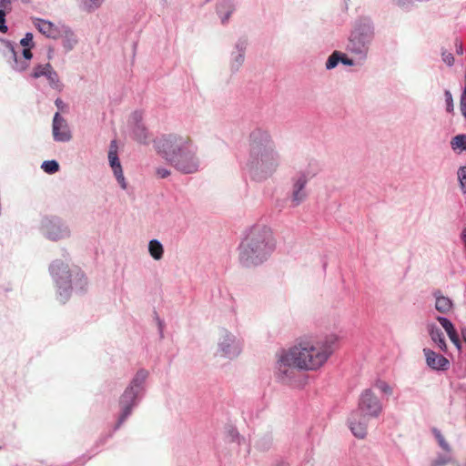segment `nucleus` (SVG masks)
<instances>
[{
	"label": "nucleus",
	"instance_id": "f257e3e1",
	"mask_svg": "<svg viewBox=\"0 0 466 466\" xmlns=\"http://www.w3.org/2000/svg\"><path fill=\"white\" fill-rule=\"evenodd\" d=\"M154 146L157 153L178 171L184 174L198 171L199 161L190 136L177 133L163 135L154 141Z\"/></svg>",
	"mask_w": 466,
	"mask_h": 466
},
{
	"label": "nucleus",
	"instance_id": "f03ea898",
	"mask_svg": "<svg viewBox=\"0 0 466 466\" xmlns=\"http://www.w3.org/2000/svg\"><path fill=\"white\" fill-rule=\"evenodd\" d=\"M319 366V349L311 339H303L281 354L277 369L279 376L284 380L293 377L294 369L313 370Z\"/></svg>",
	"mask_w": 466,
	"mask_h": 466
},
{
	"label": "nucleus",
	"instance_id": "7ed1b4c3",
	"mask_svg": "<svg viewBox=\"0 0 466 466\" xmlns=\"http://www.w3.org/2000/svg\"><path fill=\"white\" fill-rule=\"evenodd\" d=\"M274 249L271 231L264 226L249 229L238 247V258L245 267L262 263Z\"/></svg>",
	"mask_w": 466,
	"mask_h": 466
},
{
	"label": "nucleus",
	"instance_id": "20e7f679",
	"mask_svg": "<svg viewBox=\"0 0 466 466\" xmlns=\"http://www.w3.org/2000/svg\"><path fill=\"white\" fill-rule=\"evenodd\" d=\"M375 37L374 23L369 16L359 17L349 35L346 50L362 63L366 61L370 46Z\"/></svg>",
	"mask_w": 466,
	"mask_h": 466
},
{
	"label": "nucleus",
	"instance_id": "39448f33",
	"mask_svg": "<svg viewBox=\"0 0 466 466\" xmlns=\"http://www.w3.org/2000/svg\"><path fill=\"white\" fill-rule=\"evenodd\" d=\"M248 164L251 168L262 172L272 171L277 166L275 153L267 133L256 131L250 135V159Z\"/></svg>",
	"mask_w": 466,
	"mask_h": 466
},
{
	"label": "nucleus",
	"instance_id": "423d86ee",
	"mask_svg": "<svg viewBox=\"0 0 466 466\" xmlns=\"http://www.w3.org/2000/svg\"><path fill=\"white\" fill-rule=\"evenodd\" d=\"M382 410V403L372 390L366 389L361 392L356 411L364 417L375 419L380 415Z\"/></svg>",
	"mask_w": 466,
	"mask_h": 466
},
{
	"label": "nucleus",
	"instance_id": "0eeeda50",
	"mask_svg": "<svg viewBox=\"0 0 466 466\" xmlns=\"http://www.w3.org/2000/svg\"><path fill=\"white\" fill-rule=\"evenodd\" d=\"M343 337V330L339 327L322 334V366L340 348Z\"/></svg>",
	"mask_w": 466,
	"mask_h": 466
},
{
	"label": "nucleus",
	"instance_id": "6e6552de",
	"mask_svg": "<svg viewBox=\"0 0 466 466\" xmlns=\"http://www.w3.org/2000/svg\"><path fill=\"white\" fill-rule=\"evenodd\" d=\"M359 417V411H352L348 419V424L356 438L364 439L367 436L368 418L363 415Z\"/></svg>",
	"mask_w": 466,
	"mask_h": 466
},
{
	"label": "nucleus",
	"instance_id": "1a4fd4ad",
	"mask_svg": "<svg viewBox=\"0 0 466 466\" xmlns=\"http://www.w3.org/2000/svg\"><path fill=\"white\" fill-rule=\"evenodd\" d=\"M139 392L133 390V388H127L120 397V406L122 412L119 418L118 425L121 424L131 413L132 408L135 405L136 399Z\"/></svg>",
	"mask_w": 466,
	"mask_h": 466
},
{
	"label": "nucleus",
	"instance_id": "9d476101",
	"mask_svg": "<svg viewBox=\"0 0 466 466\" xmlns=\"http://www.w3.org/2000/svg\"><path fill=\"white\" fill-rule=\"evenodd\" d=\"M53 137L56 141L66 142L71 139L66 120L56 112L53 119Z\"/></svg>",
	"mask_w": 466,
	"mask_h": 466
},
{
	"label": "nucleus",
	"instance_id": "9b49d317",
	"mask_svg": "<svg viewBox=\"0 0 466 466\" xmlns=\"http://www.w3.org/2000/svg\"><path fill=\"white\" fill-rule=\"evenodd\" d=\"M51 273L56 279V283L60 288L64 287L66 289L70 288V272L68 266L62 261H55L51 267Z\"/></svg>",
	"mask_w": 466,
	"mask_h": 466
},
{
	"label": "nucleus",
	"instance_id": "f8f14e48",
	"mask_svg": "<svg viewBox=\"0 0 466 466\" xmlns=\"http://www.w3.org/2000/svg\"><path fill=\"white\" fill-rule=\"evenodd\" d=\"M116 151H117L116 142L115 140H113L110 144V148H109V152H108V159H109L110 166L114 171V174L117 179V181L121 185L122 188L125 189L127 187V185H126L122 167L120 165V161L118 159Z\"/></svg>",
	"mask_w": 466,
	"mask_h": 466
},
{
	"label": "nucleus",
	"instance_id": "ddd939ff",
	"mask_svg": "<svg viewBox=\"0 0 466 466\" xmlns=\"http://www.w3.org/2000/svg\"><path fill=\"white\" fill-rule=\"evenodd\" d=\"M423 353L427 365L435 370H446L450 366L449 360L442 355L431 349H424Z\"/></svg>",
	"mask_w": 466,
	"mask_h": 466
},
{
	"label": "nucleus",
	"instance_id": "4468645a",
	"mask_svg": "<svg viewBox=\"0 0 466 466\" xmlns=\"http://www.w3.org/2000/svg\"><path fill=\"white\" fill-rule=\"evenodd\" d=\"M33 23L38 31L47 37L56 39L62 35L60 28L50 21L35 18Z\"/></svg>",
	"mask_w": 466,
	"mask_h": 466
},
{
	"label": "nucleus",
	"instance_id": "2eb2a0df",
	"mask_svg": "<svg viewBox=\"0 0 466 466\" xmlns=\"http://www.w3.org/2000/svg\"><path fill=\"white\" fill-rule=\"evenodd\" d=\"M436 319L445 329L451 342L456 346L458 350H460L461 348V342L452 322L448 318L443 316H438Z\"/></svg>",
	"mask_w": 466,
	"mask_h": 466
},
{
	"label": "nucleus",
	"instance_id": "dca6fc26",
	"mask_svg": "<svg viewBox=\"0 0 466 466\" xmlns=\"http://www.w3.org/2000/svg\"><path fill=\"white\" fill-rule=\"evenodd\" d=\"M222 354L228 358H234L239 353L238 344L236 342L235 338L229 334H227L220 342Z\"/></svg>",
	"mask_w": 466,
	"mask_h": 466
},
{
	"label": "nucleus",
	"instance_id": "f3484780",
	"mask_svg": "<svg viewBox=\"0 0 466 466\" xmlns=\"http://www.w3.org/2000/svg\"><path fill=\"white\" fill-rule=\"evenodd\" d=\"M432 296L435 299V309L439 312L445 314L452 309V300L449 297L443 296L440 289L434 290Z\"/></svg>",
	"mask_w": 466,
	"mask_h": 466
},
{
	"label": "nucleus",
	"instance_id": "a211bd4d",
	"mask_svg": "<svg viewBox=\"0 0 466 466\" xmlns=\"http://www.w3.org/2000/svg\"><path fill=\"white\" fill-rule=\"evenodd\" d=\"M430 336L434 343L437 344L439 349L442 351H446L447 345L443 332L436 325L432 324L429 329Z\"/></svg>",
	"mask_w": 466,
	"mask_h": 466
},
{
	"label": "nucleus",
	"instance_id": "6ab92c4d",
	"mask_svg": "<svg viewBox=\"0 0 466 466\" xmlns=\"http://www.w3.org/2000/svg\"><path fill=\"white\" fill-rule=\"evenodd\" d=\"M307 180L305 177H299L294 184L293 193H292V202L294 205H299L303 198H305V193L303 192V187L306 184Z\"/></svg>",
	"mask_w": 466,
	"mask_h": 466
},
{
	"label": "nucleus",
	"instance_id": "aec40b11",
	"mask_svg": "<svg viewBox=\"0 0 466 466\" xmlns=\"http://www.w3.org/2000/svg\"><path fill=\"white\" fill-rule=\"evenodd\" d=\"M148 376V372L145 370H140L137 372L133 378L128 388H133L134 390L140 392L143 389V385Z\"/></svg>",
	"mask_w": 466,
	"mask_h": 466
},
{
	"label": "nucleus",
	"instance_id": "412c9836",
	"mask_svg": "<svg viewBox=\"0 0 466 466\" xmlns=\"http://www.w3.org/2000/svg\"><path fill=\"white\" fill-rule=\"evenodd\" d=\"M148 250H149L151 257L154 259L159 260L162 258L163 253H164V248H163L162 244L158 240H156V239L151 240L148 244Z\"/></svg>",
	"mask_w": 466,
	"mask_h": 466
},
{
	"label": "nucleus",
	"instance_id": "4be33fe9",
	"mask_svg": "<svg viewBox=\"0 0 466 466\" xmlns=\"http://www.w3.org/2000/svg\"><path fill=\"white\" fill-rule=\"evenodd\" d=\"M451 147L453 151H466V134H460L453 137L451 140Z\"/></svg>",
	"mask_w": 466,
	"mask_h": 466
},
{
	"label": "nucleus",
	"instance_id": "5701e85b",
	"mask_svg": "<svg viewBox=\"0 0 466 466\" xmlns=\"http://www.w3.org/2000/svg\"><path fill=\"white\" fill-rule=\"evenodd\" d=\"M232 12L233 7L229 1L223 2L218 7V13L221 16L222 23H225L229 18Z\"/></svg>",
	"mask_w": 466,
	"mask_h": 466
},
{
	"label": "nucleus",
	"instance_id": "b1692460",
	"mask_svg": "<svg viewBox=\"0 0 466 466\" xmlns=\"http://www.w3.org/2000/svg\"><path fill=\"white\" fill-rule=\"evenodd\" d=\"M134 137L135 139L141 144L147 143V131L146 127L142 124H137L134 128Z\"/></svg>",
	"mask_w": 466,
	"mask_h": 466
},
{
	"label": "nucleus",
	"instance_id": "393cba45",
	"mask_svg": "<svg viewBox=\"0 0 466 466\" xmlns=\"http://www.w3.org/2000/svg\"><path fill=\"white\" fill-rule=\"evenodd\" d=\"M452 460L451 451H444L439 453L437 457L431 461V466H445Z\"/></svg>",
	"mask_w": 466,
	"mask_h": 466
},
{
	"label": "nucleus",
	"instance_id": "a878e982",
	"mask_svg": "<svg viewBox=\"0 0 466 466\" xmlns=\"http://www.w3.org/2000/svg\"><path fill=\"white\" fill-rule=\"evenodd\" d=\"M431 432L436 439L439 446L444 451H451V448L450 444L446 441L444 436L441 432V431L437 428H432Z\"/></svg>",
	"mask_w": 466,
	"mask_h": 466
},
{
	"label": "nucleus",
	"instance_id": "bb28decb",
	"mask_svg": "<svg viewBox=\"0 0 466 466\" xmlns=\"http://www.w3.org/2000/svg\"><path fill=\"white\" fill-rule=\"evenodd\" d=\"M341 61V51L335 50L328 57L326 61V69L331 70L335 68Z\"/></svg>",
	"mask_w": 466,
	"mask_h": 466
},
{
	"label": "nucleus",
	"instance_id": "cd10ccee",
	"mask_svg": "<svg viewBox=\"0 0 466 466\" xmlns=\"http://www.w3.org/2000/svg\"><path fill=\"white\" fill-rule=\"evenodd\" d=\"M51 67L52 66L49 63L45 64V65H38L34 67L31 76L34 78H39L41 76H46Z\"/></svg>",
	"mask_w": 466,
	"mask_h": 466
},
{
	"label": "nucleus",
	"instance_id": "c85d7f7f",
	"mask_svg": "<svg viewBox=\"0 0 466 466\" xmlns=\"http://www.w3.org/2000/svg\"><path fill=\"white\" fill-rule=\"evenodd\" d=\"M457 177L461 192L466 194V166H461L458 168Z\"/></svg>",
	"mask_w": 466,
	"mask_h": 466
},
{
	"label": "nucleus",
	"instance_id": "c756f323",
	"mask_svg": "<svg viewBox=\"0 0 466 466\" xmlns=\"http://www.w3.org/2000/svg\"><path fill=\"white\" fill-rule=\"evenodd\" d=\"M46 77L47 78V80L49 82V85L52 87H54V88H60L61 87V84H60V81H59V76H58L57 73L53 70L52 67L48 71V73L46 76Z\"/></svg>",
	"mask_w": 466,
	"mask_h": 466
},
{
	"label": "nucleus",
	"instance_id": "7c9ffc66",
	"mask_svg": "<svg viewBox=\"0 0 466 466\" xmlns=\"http://www.w3.org/2000/svg\"><path fill=\"white\" fill-rule=\"evenodd\" d=\"M444 98H445V109L447 113L453 114L454 112V103L453 97L450 90H444Z\"/></svg>",
	"mask_w": 466,
	"mask_h": 466
},
{
	"label": "nucleus",
	"instance_id": "2f4dec72",
	"mask_svg": "<svg viewBox=\"0 0 466 466\" xmlns=\"http://www.w3.org/2000/svg\"><path fill=\"white\" fill-rule=\"evenodd\" d=\"M42 168L48 174H54L59 169V165L56 160L45 161Z\"/></svg>",
	"mask_w": 466,
	"mask_h": 466
},
{
	"label": "nucleus",
	"instance_id": "473e14b6",
	"mask_svg": "<svg viewBox=\"0 0 466 466\" xmlns=\"http://www.w3.org/2000/svg\"><path fill=\"white\" fill-rule=\"evenodd\" d=\"M374 387L379 389L382 393L386 395L392 394V388L384 380H377L374 383Z\"/></svg>",
	"mask_w": 466,
	"mask_h": 466
},
{
	"label": "nucleus",
	"instance_id": "72a5a7b5",
	"mask_svg": "<svg viewBox=\"0 0 466 466\" xmlns=\"http://www.w3.org/2000/svg\"><path fill=\"white\" fill-rule=\"evenodd\" d=\"M442 61L448 66H452L454 65V56L451 53L442 50L441 51Z\"/></svg>",
	"mask_w": 466,
	"mask_h": 466
},
{
	"label": "nucleus",
	"instance_id": "f704fd0d",
	"mask_svg": "<svg viewBox=\"0 0 466 466\" xmlns=\"http://www.w3.org/2000/svg\"><path fill=\"white\" fill-rule=\"evenodd\" d=\"M20 44L25 47H33V35L31 33H27L25 37L21 39Z\"/></svg>",
	"mask_w": 466,
	"mask_h": 466
},
{
	"label": "nucleus",
	"instance_id": "c9c22d12",
	"mask_svg": "<svg viewBox=\"0 0 466 466\" xmlns=\"http://www.w3.org/2000/svg\"><path fill=\"white\" fill-rule=\"evenodd\" d=\"M395 4L405 10H409L414 4L413 0H395Z\"/></svg>",
	"mask_w": 466,
	"mask_h": 466
},
{
	"label": "nucleus",
	"instance_id": "e433bc0d",
	"mask_svg": "<svg viewBox=\"0 0 466 466\" xmlns=\"http://www.w3.org/2000/svg\"><path fill=\"white\" fill-rule=\"evenodd\" d=\"M6 12L5 9H0V32L6 33L7 32V26L5 25V17Z\"/></svg>",
	"mask_w": 466,
	"mask_h": 466
},
{
	"label": "nucleus",
	"instance_id": "4c0bfd02",
	"mask_svg": "<svg viewBox=\"0 0 466 466\" xmlns=\"http://www.w3.org/2000/svg\"><path fill=\"white\" fill-rule=\"evenodd\" d=\"M340 63L347 66H353L356 65V62L354 59L348 56L347 54L341 52V61Z\"/></svg>",
	"mask_w": 466,
	"mask_h": 466
},
{
	"label": "nucleus",
	"instance_id": "58836bf2",
	"mask_svg": "<svg viewBox=\"0 0 466 466\" xmlns=\"http://www.w3.org/2000/svg\"><path fill=\"white\" fill-rule=\"evenodd\" d=\"M101 3L102 0H84V5L88 10L98 7Z\"/></svg>",
	"mask_w": 466,
	"mask_h": 466
},
{
	"label": "nucleus",
	"instance_id": "ea45409f",
	"mask_svg": "<svg viewBox=\"0 0 466 466\" xmlns=\"http://www.w3.org/2000/svg\"><path fill=\"white\" fill-rule=\"evenodd\" d=\"M157 175L160 178L167 177L170 175V171L164 167H158L157 168Z\"/></svg>",
	"mask_w": 466,
	"mask_h": 466
},
{
	"label": "nucleus",
	"instance_id": "a19ab883",
	"mask_svg": "<svg viewBox=\"0 0 466 466\" xmlns=\"http://www.w3.org/2000/svg\"><path fill=\"white\" fill-rule=\"evenodd\" d=\"M455 51L457 55H462L463 54V46L461 41L459 39L455 40Z\"/></svg>",
	"mask_w": 466,
	"mask_h": 466
},
{
	"label": "nucleus",
	"instance_id": "79ce46f5",
	"mask_svg": "<svg viewBox=\"0 0 466 466\" xmlns=\"http://www.w3.org/2000/svg\"><path fill=\"white\" fill-rule=\"evenodd\" d=\"M23 56L25 59L30 60L33 56L32 52H31V47H25L23 50Z\"/></svg>",
	"mask_w": 466,
	"mask_h": 466
},
{
	"label": "nucleus",
	"instance_id": "37998d69",
	"mask_svg": "<svg viewBox=\"0 0 466 466\" xmlns=\"http://www.w3.org/2000/svg\"><path fill=\"white\" fill-rule=\"evenodd\" d=\"M55 104L57 106V108L60 109V110H63L64 107H65V103L60 98H56Z\"/></svg>",
	"mask_w": 466,
	"mask_h": 466
},
{
	"label": "nucleus",
	"instance_id": "c03bdc74",
	"mask_svg": "<svg viewBox=\"0 0 466 466\" xmlns=\"http://www.w3.org/2000/svg\"><path fill=\"white\" fill-rule=\"evenodd\" d=\"M244 61V56L242 54H239L238 56H237V59H236V62H237V66H239Z\"/></svg>",
	"mask_w": 466,
	"mask_h": 466
},
{
	"label": "nucleus",
	"instance_id": "a18cd8bd",
	"mask_svg": "<svg viewBox=\"0 0 466 466\" xmlns=\"http://www.w3.org/2000/svg\"><path fill=\"white\" fill-rule=\"evenodd\" d=\"M26 66H27L25 65V66L21 67V70H25L26 68Z\"/></svg>",
	"mask_w": 466,
	"mask_h": 466
}]
</instances>
